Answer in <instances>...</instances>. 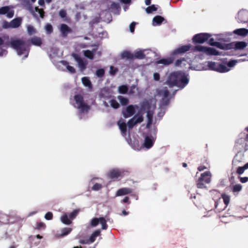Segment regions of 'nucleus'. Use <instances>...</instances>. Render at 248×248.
Instances as JSON below:
<instances>
[{"label":"nucleus","mask_w":248,"mask_h":248,"mask_svg":"<svg viewBox=\"0 0 248 248\" xmlns=\"http://www.w3.org/2000/svg\"><path fill=\"white\" fill-rule=\"evenodd\" d=\"M155 102V100L152 98L143 101L140 103V106L130 105L126 107L123 111V114L124 118L130 117L136 113L135 116L127 122L128 127L131 128L137 124L142 122L143 120V114L146 112L148 118L146 126L149 127L152 123Z\"/></svg>","instance_id":"1"},{"label":"nucleus","mask_w":248,"mask_h":248,"mask_svg":"<svg viewBox=\"0 0 248 248\" xmlns=\"http://www.w3.org/2000/svg\"><path fill=\"white\" fill-rule=\"evenodd\" d=\"M188 81L187 75L181 72H176L170 73L168 76L166 83L170 87L177 86L183 88Z\"/></svg>","instance_id":"2"},{"label":"nucleus","mask_w":248,"mask_h":248,"mask_svg":"<svg viewBox=\"0 0 248 248\" xmlns=\"http://www.w3.org/2000/svg\"><path fill=\"white\" fill-rule=\"evenodd\" d=\"M70 102L81 114L87 113L90 109V106L84 102L83 96L80 94L75 95L73 98L70 99Z\"/></svg>","instance_id":"3"},{"label":"nucleus","mask_w":248,"mask_h":248,"mask_svg":"<svg viewBox=\"0 0 248 248\" xmlns=\"http://www.w3.org/2000/svg\"><path fill=\"white\" fill-rule=\"evenodd\" d=\"M12 46L16 50L17 54L26 58L28 57L29 49L26 43L20 40H13L11 43Z\"/></svg>","instance_id":"4"},{"label":"nucleus","mask_w":248,"mask_h":248,"mask_svg":"<svg viewBox=\"0 0 248 248\" xmlns=\"http://www.w3.org/2000/svg\"><path fill=\"white\" fill-rule=\"evenodd\" d=\"M190 45H185L179 46L172 52V57L162 59L156 62V64H162L168 65L171 63L173 61L174 57L176 55L187 51L190 48Z\"/></svg>","instance_id":"5"},{"label":"nucleus","mask_w":248,"mask_h":248,"mask_svg":"<svg viewBox=\"0 0 248 248\" xmlns=\"http://www.w3.org/2000/svg\"><path fill=\"white\" fill-rule=\"evenodd\" d=\"M247 46V43L243 41L233 42L230 44L221 45L218 42V48L222 49H234L235 50H242Z\"/></svg>","instance_id":"6"},{"label":"nucleus","mask_w":248,"mask_h":248,"mask_svg":"<svg viewBox=\"0 0 248 248\" xmlns=\"http://www.w3.org/2000/svg\"><path fill=\"white\" fill-rule=\"evenodd\" d=\"M211 173L209 171H206L201 174L197 182V186L199 188H206V184L211 182Z\"/></svg>","instance_id":"7"},{"label":"nucleus","mask_w":248,"mask_h":248,"mask_svg":"<svg viewBox=\"0 0 248 248\" xmlns=\"http://www.w3.org/2000/svg\"><path fill=\"white\" fill-rule=\"evenodd\" d=\"M194 50L207 55H217L216 47L213 46L207 47L201 45H197L195 47Z\"/></svg>","instance_id":"8"},{"label":"nucleus","mask_w":248,"mask_h":248,"mask_svg":"<svg viewBox=\"0 0 248 248\" xmlns=\"http://www.w3.org/2000/svg\"><path fill=\"white\" fill-rule=\"evenodd\" d=\"M98 224L101 225L102 229L103 230H106L108 228L107 221L106 219L103 217H100L99 218H94L93 219H92L91 221V224L93 227H95Z\"/></svg>","instance_id":"9"},{"label":"nucleus","mask_w":248,"mask_h":248,"mask_svg":"<svg viewBox=\"0 0 248 248\" xmlns=\"http://www.w3.org/2000/svg\"><path fill=\"white\" fill-rule=\"evenodd\" d=\"M155 140V137L154 136H146L140 148L149 149L151 148Z\"/></svg>","instance_id":"10"},{"label":"nucleus","mask_w":248,"mask_h":248,"mask_svg":"<svg viewBox=\"0 0 248 248\" xmlns=\"http://www.w3.org/2000/svg\"><path fill=\"white\" fill-rule=\"evenodd\" d=\"M210 35L208 33H202L195 35L193 38L194 43L202 44L207 41L210 38Z\"/></svg>","instance_id":"11"},{"label":"nucleus","mask_w":248,"mask_h":248,"mask_svg":"<svg viewBox=\"0 0 248 248\" xmlns=\"http://www.w3.org/2000/svg\"><path fill=\"white\" fill-rule=\"evenodd\" d=\"M72 56L74 58L75 60L77 62L78 66L79 69L81 71H83L84 70H85L87 64V62L85 61L83 59L80 58L76 54H73Z\"/></svg>","instance_id":"12"},{"label":"nucleus","mask_w":248,"mask_h":248,"mask_svg":"<svg viewBox=\"0 0 248 248\" xmlns=\"http://www.w3.org/2000/svg\"><path fill=\"white\" fill-rule=\"evenodd\" d=\"M150 53L153 54V52L149 49H143V50H137L134 52L133 54L134 55V59L138 58V59H143L146 55H148Z\"/></svg>","instance_id":"13"},{"label":"nucleus","mask_w":248,"mask_h":248,"mask_svg":"<svg viewBox=\"0 0 248 248\" xmlns=\"http://www.w3.org/2000/svg\"><path fill=\"white\" fill-rule=\"evenodd\" d=\"M100 235V231L99 230L94 231L90 236L88 240H81L80 243L82 244H88L89 243H93L96 238V237Z\"/></svg>","instance_id":"14"},{"label":"nucleus","mask_w":248,"mask_h":248,"mask_svg":"<svg viewBox=\"0 0 248 248\" xmlns=\"http://www.w3.org/2000/svg\"><path fill=\"white\" fill-rule=\"evenodd\" d=\"M6 14L8 18H11L14 16V11L9 6H4L0 8V15Z\"/></svg>","instance_id":"15"},{"label":"nucleus","mask_w":248,"mask_h":248,"mask_svg":"<svg viewBox=\"0 0 248 248\" xmlns=\"http://www.w3.org/2000/svg\"><path fill=\"white\" fill-rule=\"evenodd\" d=\"M124 171L118 169H113L111 170L108 174L110 178H118L122 176Z\"/></svg>","instance_id":"16"},{"label":"nucleus","mask_w":248,"mask_h":248,"mask_svg":"<svg viewBox=\"0 0 248 248\" xmlns=\"http://www.w3.org/2000/svg\"><path fill=\"white\" fill-rule=\"evenodd\" d=\"M118 125L121 131V133L124 136L126 135V125L125 121L124 119H121L118 122Z\"/></svg>","instance_id":"17"},{"label":"nucleus","mask_w":248,"mask_h":248,"mask_svg":"<svg viewBox=\"0 0 248 248\" xmlns=\"http://www.w3.org/2000/svg\"><path fill=\"white\" fill-rule=\"evenodd\" d=\"M169 94V92L165 88L160 89L157 91V95L161 97L163 100L166 102L167 100V97Z\"/></svg>","instance_id":"18"},{"label":"nucleus","mask_w":248,"mask_h":248,"mask_svg":"<svg viewBox=\"0 0 248 248\" xmlns=\"http://www.w3.org/2000/svg\"><path fill=\"white\" fill-rule=\"evenodd\" d=\"M238 17L240 22H246L248 21V12L241 11L238 13Z\"/></svg>","instance_id":"19"},{"label":"nucleus","mask_w":248,"mask_h":248,"mask_svg":"<svg viewBox=\"0 0 248 248\" xmlns=\"http://www.w3.org/2000/svg\"><path fill=\"white\" fill-rule=\"evenodd\" d=\"M233 33L241 36H245L248 34V29L245 28L237 29L233 31Z\"/></svg>","instance_id":"20"},{"label":"nucleus","mask_w":248,"mask_h":248,"mask_svg":"<svg viewBox=\"0 0 248 248\" xmlns=\"http://www.w3.org/2000/svg\"><path fill=\"white\" fill-rule=\"evenodd\" d=\"M132 192V190L128 188H123L119 189L116 193V196H123L129 194Z\"/></svg>","instance_id":"21"},{"label":"nucleus","mask_w":248,"mask_h":248,"mask_svg":"<svg viewBox=\"0 0 248 248\" xmlns=\"http://www.w3.org/2000/svg\"><path fill=\"white\" fill-rule=\"evenodd\" d=\"M21 18H16L12 20L10 22V26L11 28H16L18 27L21 23Z\"/></svg>","instance_id":"22"},{"label":"nucleus","mask_w":248,"mask_h":248,"mask_svg":"<svg viewBox=\"0 0 248 248\" xmlns=\"http://www.w3.org/2000/svg\"><path fill=\"white\" fill-rule=\"evenodd\" d=\"M96 49H94L93 51L89 50H86L83 51V54L85 57L87 58L92 60L95 52Z\"/></svg>","instance_id":"23"},{"label":"nucleus","mask_w":248,"mask_h":248,"mask_svg":"<svg viewBox=\"0 0 248 248\" xmlns=\"http://www.w3.org/2000/svg\"><path fill=\"white\" fill-rule=\"evenodd\" d=\"M81 81L84 86L87 87L89 89H92V84L88 78L83 77L82 78Z\"/></svg>","instance_id":"24"},{"label":"nucleus","mask_w":248,"mask_h":248,"mask_svg":"<svg viewBox=\"0 0 248 248\" xmlns=\"http://www.w3.org/2000/svg\"><path fill=\"white\" fill-rule=\"evenodd\" d=\"M72 231V229L70 228H64L62 229L61 231V232L60 233L57 234V236L58 237H62L68 234Z\"/></svg>","instance_id":"25"},{"label":"nucleus","mask_w":248,"mask_h":248,"mask_svg":"<svg viewBox=\"0 0 248 248\" xmlns=\"http://www.w3.org/2000/svg\"><path fill=\"white\" fill-rule=\"evenodd\" d=\"M121 56L122 58H126L129 59H134L133 54L128 51H124L122 52Z\"/></svg>","instance_id":"26"},{"label":"nucleus","mask_w":248,"mask_h":248,"mask_svg":"<svg viewBox=\"0 0 248 248\" xmlns=\"http://www.w3.org/2000/svg\"><path fill=\"white\" fill-rule=\"evenodd\" d=\"M164 20V18L161 16H156L153 19V25L156 26L160 24Z\"/></svg>","instance_id":"27"},{"label":"nucleus","mask_w":248,"mask_h":248,"mask_svg":"<svg viewBox=\"0 0 248 248\" xmlns=\"http://www.w3.org/2000/svg\"><path fill=\"white\" fill-rule=\"evenodd\" d=\"M60 63L62 65L65 66V67L66 68L67 70L69 72H70L71 73H74L75 72V69L73 67L69 65L68 64V63L66 62L61 61L60 62Z\"/></svg>","instance_id":"28"},{"label":"nucleus","mask_w":248,"mask_h":248,"mask_svg":"<svg viewBox=\"0 0 248 248\" xmlns=\"http://www.w3.org/2000/svg\"><path fill=\"white\" fill-rule=\"evenodd\" d=\"M61 31L63 35H66L70 31V28L65 24H62L61 26Z\"/></svg>","instance_id":"29"},{"label":"nucleus","mask_w":248,"mask_h":248,"mask_svg":"<svg viewBox=\"0 0 248 248\" xmlns=\"http://www.w3.org/2000/svg\"><path fill=\"white\" fill-rule=\"evenodd\" d=\"M61 221L66 225H68L71 223V218L68 217L66 214L62 215L61 218Z\"/></svg>","instance_id":"30"},{"label":"nucleus","mask_w":248,"mask_h":248,"mask_svg":"<svg viewBox=\"0 0 248 248\" xmlns=\"http://www.w3.org/2000/svg\"><path fill=\"white\" fill-rule=\"evenodd\" d=\"M31 42L33 45L40 46L42 44V40L40 38L33 37L31 39Z\"/></svg>","instance_id":"31"},{"label":"nucleus","mask_w":248,"mask_h":248,"mask_svg":"<svg viewBox=\"0 0 248 248\" xmlns=\"http://www.w3.org/2000/svg\"><path fill=\"white\" fill-rule=\"evenodd\" d=\"M117 98L122 105H126L129 103L128 99L125 97L119 95Z\"/></svg>","instance_id":"32"},{"label":"nucleus","mask_w":248,"mask_h":248,"mask_svg":"<svg viewBox=\"0 0 248 248\" xmlns=\"http://www.w3.org/2000/svg\"><path fill=\"white\" fill-rule=\"evenodd\" d=\"M242 159V155L241 154H238L236 155L234 158L233 160L232 163L234 165H237L238 163L241 161Z\"/></svg>","instance_id":"33"},{"label":"nucleus","mask_w":248,"mask_h":248,"mask_svg":"<svg viewBox=\"0 0 248 248\" xmlns=\"http://www.w3.org/2000/svg\"><path fill=\"white\" fill-rule=\"evenodd\" d=\"M186 62L187 63H188V62H186V60L185 59H179L177 60V61L175 62V65L176 66H185L186 65Z\"/></svg>","instance_id":"34"},{"label":"nucleus","mask_w":248,"mask_h":248,"mask_svg":"<svg viewBox=\"0 0 248 248\" xmlns=\"http://www.w3.org/2000/svg\"><path fill=\"white\" fill-rule=\"evenodd\" d=\"M230 70V68L228 67V66H226L224 65L220 64L218 66V72H220L221 73H224L228 72Z\"/></svg>","instance_id":"35"},{"label":"nucleus","mask_w":248,"mask_h":248,"mask_svg":"<svg viewBox=\"0 0 248 248\" xmlns=\"http://www.w3.org/2000/svg\"><path fill=\"white\" fill-rule=\"evenodd\" d=\"M118 91L120 93L125 94L128 92V87L126 85H123L118 87Z\"/></svg>","instance_id":"36"},{"label":"nucleus","mask_w":248,"mask_h":248,"mask_svg":"<svg viewBox=\"0 0 248 248\" xmlns=\"http://www.w3.org/2000/svg\"><path fill=\"white\" fill-rule=\"evenodd\" d=\"M35 11L34 12L33 15L35 16H40L43 17L44 16V12L43 10L38 9L37 7H35L34 9Z\"/></svg>","instance_id":"37"},{"label":"nucleus","mask_w":248,"mask_h":248,"mask_svg":"<svg viewBox=\"0 0 248 248\" xmlns=\"http://www.w3.org/2000/svg\"><path fill=\"white\" fill-rule=\"evenodd\" d=\"M208 68L207 69L216 71L217 69V65L216 62H208ZM206 70V69H205Z\"/></svg>","instance_id":"38"},{"label":"nucleus","mask_w":248,"mask_h":248,"mask_svg":"<svg viewBox=\"0 0 248 248\" xmlns=\"http://www.w3.org/2000/svg\"><path fill=\"white\" fill-rule=\"evenodd\" d=\"M242 188V186L240 184H235L232 186V190L233 193H238Z\"/></svg>","instance_id":"39"},{"label":"nucleus","mask_w":248,"mask_h":248,"mask_svg":"<svg viewBox=\"0 0 248 248\" xmlns=\"http://www.w3.org/2000/svg\"><path fill=\"white\" fill-rule=\"evenodd\" d=\"M3 43V41L2 39L0 38V56H2L6 55L7 51L6 50L3 48V46H1Z\"/></svg>","instance_id":"40"},{"label":"nucleus","mask_w":248,"mask_h":248,"mask_svg":"<svg viewBox=\"0 0 248 248\" xmlns=\"http://www.w3.org/2000/svg\"><path fill=\"white\" fill-rule=\"evenodd\" d=\"M110 106L113 108L116 109L119 107V104L117 101L114 99H111L109 101Z\"/></svg>","instance_id":"41"},{"label":"nucleus","mask_w":248,"mask_h":248,"mask_svg":"<svg viewBox=\"0 0 248 248\" xmlns=\"http://www.w3.org/2000/svg\"><path fill=\"white\" fill-rule=\"evenodd\" d=\"M27 28L28 33L31 35L34 34L36 32L35 29L31 25H28Z\"/></svg>","instance_id":"42"},{"label":"nucleus","mask_w":248,"mask_h":248,"mask_svg":"<svg viewBox=\"0 0 248 248\" xmlns=\"http://www.w3.org/2000/svg\"><path fill=\"white\" fill-rule=\"evenodd\" d=\"M157 10V8L155 7L154 5H152L147 7L146 9V11L147 13H151Z\"/></svg>","instance_id":"43"},{"label":"nucleus","mask_w":248,"mask_h":248,"mask_svg":"<svg viewBox=\"0 0 248 248\" xmlns=\"http://www.w3.org/2000/svg\"><path fill=\"white\" fill-rule=\"evenodd\" d=\"M222 197L225 204L227 205L229 203L230 197L226 194H223Z\"/></svg>","instance_id":"44"},{"label":"nucleus","mask_w":248,"mask_h":248,"mask_svg":"<svg viewBox=\"0 0 248 248\" xmlns=\"http://www.w3.org/2000/svg\"><path fill=\"white\" fill-rule=\"evenodd\" d=\"M240 60H232V61H231L230 62H228V64H227V66H228V67H233L234 65H235V64L238 62H240Z\"/></svg>","instance_id":"45"},{"label":"nucleus","mask_w":248,"mask_h":248,"mask_svg":"<svg viewBox=\"0 0 248 248\" xmlns=\"http://www.w3.org/2000/svg\"><path fill=\"white\" fill-rule=\"evenodd\" d=\"M137 90V89L136 88V86L135 85H132L130 87L128 93L129 94L133 95L136 93Z\"/></svg>","instance_id":"46"},{"label":"nucleus","mask_w":248,"mask_h":248,"mask_svg":"<svg viewBox=\"0 0 248 248\" xmlns=\"http://www.w3.org/2000/svg\"><path fill=\"white\" fill-rule=\"evenodd\" d=\"M45 30L47 33H51L52 32V27L51 25L47 24L45 26Z\"/></svg>","instance_id":"47"},{"label":"nucleus","mask_w":248,"mask_h":248,"mask_svg":"<svg viewBox=\"0 0 248 248\" xmlns=\"http://www.w3.org/2000/svg\"><path fill=\"white\" fill-rule=\"evenodd\" d=\"M208 43L211 46H216L217 45V42L216 41H214V39L213 38H211V36L208 39Z\"/></svg>","instance_id":"48"},{"label":"nucleus","mask_w":248,"mask_h":248,"mask_svg":"<svg viewBox=\"0 0 248 248\" xmlns=\"http://www.w3.org/2000/svg\"><path fill=\"white\" fill-rule=\"evenodd\" d=\"M105 71L103 69H98L96 72V75L98 77H102L104 74Z\"/></svg>","instance_id":"49"},{"label":"nucleus","mask_w":248,"mask_h":248,"mask_svg":"<svg viewBox=\"0 0 248 248\" xmlns=\"http://www.w3.org/2000/svg\"><path fill=\"white\" fill-rule=\"evenodd\" d=\"M186 62H188V63H187L186 62V64L188 65V68H191V69H194V70H202V68L201 67H193V66H191L190 64H189L190 60H188V59H187V60H186Z\"/></svg>","instance_id":"50"},{"label":"nucleus","mask_w":248,"mask_h":248,"mask_svg":"<svg viewBox=\"0 0 248 248\" xmlns=\"http://www.w3.org/2000/svg\"><path fill=\"white\" fill-rule=\"evenodd\" d=\"M102 187L101 185L96 183L93 186V189L94 190H98L101 189Z\"/></svg>","instance_id":"51"},{"label":"nucleus","mask_w":248,"mask_h":248,"mask_svg":"<svg viewBox=\"0 0 248 248\" xmlns=\"http://www.w3.org/2000/svg\"><path fill=\"white\" fill-rule=\"evenodd\" d=\"M2 27L5 29L11 28L10 26V22L4 21L2 23Z\"/></svg>","instance_id":"52"},{"label":"nucleus","mask_w":248,"mask_h":248,"mask_svg":"<svg viewBox=\"0 0 248 248\" xmlns=\"http://www.w3.org/2000/svg\"><path fill=\"white\" fill-rule=\"evenodd\" d=\"M52 213L51 212H48L45 215V217L47 220H50L52 219Z\"/></svg>","instance_id":"53"},{"label":"nucleus","mask_w":248,"mask_h":248,"mask_svg":"<svg viewBox=\"0 0 248 248\" xmlns=\"http://www.w3.org/2000/svg\"><path fill=\"white\" fill-rule=\"evenodd\" d=\"M78 213V210L74 211L71 213H70V214L69 215V217L71 219H73L77 216Z\"/></svg>","instance_id":"54"},{"label":"nucleus","mask_w":248,"mask_h":248,"mask_svg":"<svg viewBox=\"0 0 248 248\" xmlns=\"http://www.w3.org/2000/svg\"><path fill=\"white\" fill-rule=\"evenodd\" d=\"M245 168H244V167H239L238 168L237 170V172L238 173V174H242L245 170Z\"/></svg>","instance_id":"55"},{"label":"nucleus","mask_w":248,"mask_h":248,"mask_svg":"<svg viewBox=\"0 0 248 248\" xmlns=\"http://www.w3.org/2000/svg\"><path fill=\"white\" fill-rule=\"evenodd\" d=\"M117 71V69L116 68H115V67H114L113 66H111L110 67L109 73L110 74L114 75L116 73Z\"/></svg>","instance_id":"56"},{"label":"nucleus","mask_w":248,"mask_h":248,"mask_svg":"<svg viewBox=\"0 0 248 248\" xmlns=\"http://www.w3.org/2000/svg\"><path fill=\"white\" fill-rule=\"evenodd\" d=\"M136 23L135 22H132L129 26L130 31L131 32H133L134 31V28Z\"/></svg>","instance_id":"57"},{"label":"nucleus","mask_w":248,"mask_h":248,"mask_svg":"<svg viewBox=\"0 0 248 248\" xmlns=\"http://www.w3.org/2000/svg\"><path fill=\"white\" fill-rule=\"evenodd\" d=\"M240 181L242 183H245L248 181V177H240Z\"/></svg>","instance_id":"58"},{"label":"nucleus","mask_w":248,"mask_h":248,"mask_svg":"<svg viewBox=\"0 0 248 248\" xmlns=\"http://www.w3.org/2000/svg\"><path fill=\"white\" fill-rule=\"evenodd\" d=\"M154 79L156 81H158L160 78V76L158 73H155L153 75Z\"/></svg>","instance_id":"59"},{"label":"nucleus","mask_w":248,"mask_h":248,"mask_svg":"<svg viewBox=\"0 0 248 248\" xmlns=\"http://www.w3.org/2000/svg\"><path fill=\"white\" fill-rule=\"evenodd\" d=\"M45 224L44 223L41 222L37 225L36 228L37 229L45 228Z\"/></svg>","instance_id":"60"},{"label":"nucleus","mask_w":248,"mask_h":248,"mask_svg":"<svg viewBox=\"0 0 248 248\" xmlns=\"http://www.w3.org/2000/svg\"><path fill=\"white\" fill-rule=\"evenodd\" d=\"M60 15L62 17H64L66 16V13L64 10H61L60 12Z\"/></svg>","instance_id":"61"},{"label":"nucleus","mask_w":248,"mask_h":248,"mask_svg":"<svg viewBox=\"0 0 248 248\" xmlns=\"http://www.w3.org/2000/svg\"><path fill=\"white\" fill-rule=\"evenodd\" d=\"M206 169V168L205 166H201L198 167V170L200 171H202V170H205Z\"/></svg>","instance_id":"62"},{"label":"nucleus","mask_w":248,"mask_h":248,"mask_svg":"<svg viewBox=\"0 0 248 248\" xmlns=\"http://www.w3.org/2000/svg\"><path fill=\"white\" fill-rule=\"evenodd\" d=\"M38 3L40 5H43L44 3V0H38Z\"/></svg>","instance_id":"63"},{"label":"nucleus","mask_w":248,"mask_h":248,"mask_svg":"<svg viewBox=\"0 0 248 248\" xmlns=\"http://www.w3.org/2000/svg\"><path fill=\"white\" fill-rule=\"evenodd\" d=\"M122 214L123 216H126L128 214V212H127L125 210H123L122 211Z\"/></svg>","instance_id":"64"}]
</instances>
